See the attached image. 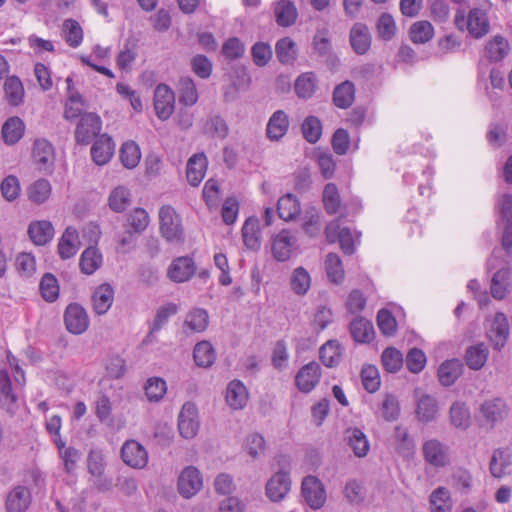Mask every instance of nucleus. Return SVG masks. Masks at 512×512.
I'll return each instance as SVG.
<instances>
[{
  "mask_svg": "<svg viewBox=\"0 0 512 512\" xmlns=\"http://www.w3.org/2000/svg\"><path fill=\"white\" fill-rule=\"evenodd\" d=\"M159 230L167 242L180 243L184 241L181 218L170 205H163L159 210Z\"/></svg>",
  "mask_w": 512,
  "mask_h": 512,
  "instance_id": "nucleus-1",
  "label": "nucleus"
},
{
  "mask_svg": "<svg viewBox=\"0 0 512 512\" xmlns=\"http://www.w3.org/2000/svg\"><path fill=\"white\" fill-rule=\"evenodd\" d=\"M455 24L459 29L467 27L468 32L474 38H481L489 32V21L486 12L479 8H473L469 11L467 18L465 13L458 10L455 15Z\"/></svg>",
  "mask_w": 512,
  "mask_h": 512,
  "instance_id": "nucleus-2",
  "label": "nucleus"
},
{
  "mask_svg": "<svg viewBox=\"0 0 512 512\" xmlns=\"http://www.w3.org/2000/svg\"><path fill=\"white\" fill-rule=\"evenodd\" d=\"M510 336V327L507 316L503 312L495 313L486 329V337L492 348L501 351Z\"/></svg>",
  "mask_w": 512,
  "mask_h": 512,
  "instance_id": "nucleus-3",
  "label": "nucleus"
},
{
  "mask_svg": "<svg viewBox=\"0 0 512 512\" xmlns=\"http://www.w3.org/2000/svg\"><path fill=\"white\" fill-rule=\"evenodd\" d=\"M301 493L311 509H320L326 502L325 487L316 476L308 475L303 478L301 483Z\"/></svg>",
  "mask_w": 512,
  "mask_h": 512,
  "instance_id": "nucleus-4",
  "label": "nucleus"
},
{
  "mask_svg": "<svg viewBox=\"0 0 512 512\" xmlns=\"http://www.w3.org/2000/svg\"><path fill=\"white\" fill-rule=\"evenodd\" d=\"M102 128V121L99 115L93 112L84 113L75 129V141L81 145L89 144Z\"/></svg>",
  "mask_w": 512,
  "mask_h": 512,
  "instance_id": "nucleus-5",
  "label": "nucleus"
},
{
  "mask_svg": "<svg viewBox=\"0 0 512 512\" xmlns=\"http://www.w3.org/2000/svg\"><path fill=\"white\" fill-rule=\"evenodd\" d=\"M202 486V474L195 466H187L179 474L177 489L182 497L186 499L193 497L201 490Z\"/></svg>",
  "mask_w": 512,
  "mask_h": 512,
  "instance_id": "nucleus-6",
  "label": "nucleus"
},
{
  "mask_svg": "<svg viewBox=\"0 0 512 512\" xmlns=\"http://www.w3.org/2000/svg\"><path fill=\"white\" fill-rule=\"evenodd\" d=\"M64 323L70 333L81 335L89 327V317L79 303H70L64 312Z\"/></svg>",
  "mask_w": 512,
  "mask_h": 512,
  "instance_id": "nucleus-7",
  "label": "nucleus"
},
{
  "mask_svg": "<svg viewBox=\"0 0 512 512\" xmlns=\"http://www.w3.org/2000/svg\"><path fill=\"white\" fill-rule=\"evenodd\" d=\"M199 429L198 410L193 402H186L178 415V430L185 439H192Z\"/></svg>",
  "mask_w": 512,
  "mask_h": 512,
  "instance_id": "nucleus-8",
  "label": "nucleus"
},
{
  "mask_svg": "<svg viewBox=\"0 0 512 512\" xmlns=\"http://www.w3.org/2000/svg\"><path fill=\"white\" fill-rule=\"evenodd\" d=\"M296 242V237L289 230H281L271 241V252L274 259L278 262L288 261L292 257Z\"/></svg>",
  "mask_w": 512,
  "mask_h": 512,
  "instance_id": "nucleus-9",
  "label": "nucleus"
},
{
  "mask_svg": "<svg viewBox=\"0 0 512 512\" xmlns=\"http://www.w3.org/2000/svg\"><path fill=\"white\" fill-rule=\"evenodd\" d=\"M342 216L331 221L325 228L329 243L339 242L346 255H352V233L348 227H341Z\"/></svg>",
  "mask_w": 512,
  "mask_h": 512,
  "instance_id": "nucleus-10",
  "label": "nucleus"
},
{
  "mask_svg": "<svg viewBox=\"0 0 512 512\" xmlns=\"http://www.w3.org/2000/svg\"><path fill=\"white\" fill-rule=\"evenodd\" d=\"M321 366L311 361L304 365L295 376V384L299 391L303 393L311 392L320 382Z\"/></svg>",
  "mask_w": 512,
  "mask_h": 512,
  "instance_id": "nucleus-11",
  "label": "nucleus"
},
{
  "mask_svg": "<svg viewBox=\"0 0 512 512\" xmlns=\"http://www.w3.org/2000/svg\"><path fill=\"white\" fill-rule=\"evenodd\" d=\"M175 95L166 84H159L154 91V109L161 120H167L174 110Z\"/></svg>",
  "mask_w": 512,
  "mask_h": 512,
  "instance_id": "nucleus-12",
  "label": "nucleus"
},
{
  "mask_svg": "<svg viewBox=\"0 0 512 512\" xmlns=\"http://www.w3.org/2000/svg\"><path fill=\"white\" fill-rule=\"evenodd\" d=\"M196 272L194 260L189 256L175 258L168 267L167 276L175 283H183L190 280Z\"/></svg>",
  "mask_w": 512,
  "mask_h": 512,
  "instance_id": "nucleus-13",
  "label": "nucleus"
},
{
  "mask_svg": "<svg viewBox=\"0 0 512 512\" xmlns=\"http://www.w3.org/2000/svg\"><path fill=\"white\" fill-rule=\"evenodd\" d=\"M32 502V494L28 487L17 485L6 496V512H26Z\"/></svg>",
  "mask_w": 512,
  "mask_h": 512,
  "instance_id": "nucleus-14",
  "label": "nucleus"
},
{
  "mask_svg": "<svg viewBox=\"0 0 512 512\" xmlns=\"http://www.w3.org/2000/svg\"><path fill=\"white\" fill-rule=\"evenodd\" d=\"M121 458L125 464L132 468H143L148 462V453L140 443L129 440L122 446Z\"/></svg>",
  "mask_w": 512,
  "mask_h": 512,
  "instance_id": "nucleus-15",
  "label": "nucleus"
},
{
  "mask_svg": "<svg viewBox=\"0 0 512 512\" xmlns=\"http://www.w3.org/2000/svg\"><path fill=\"white\" fill-rule=\"evenodd\" d=\"M416 398V417L421 422H431L438 413V404L436 399L428 394L422 393L420 389H415Z\"/></svg>",
  "mask_w": 512,
  "mask_h": 512,
  "instance_id": "nucleus-16",
  "label": "nucleus"
},
{
  "mask_svg": "<svg viewBox=\"0 0 512 512\" xmlns=\"http://www.w3.org/2000/svg\"><path fill=\"white\" fill-rule=\"evenodd\" d=\"M114 150L115 144L112 137L107 134H102L91 146V158L96 165H105L112 158Z\"/></svg>",
  "mask_w": 512,
  "mask_h": 512,
  "instance_id": "nucleus-17",
  "label": "nucleus"
},
{
  "mask_svg": "<svg viewBox=\"0 0 512 512\" xmlns=\"http://www.w3.org/2000/svg\"><path fill=\"white\" fill-rule=\"evenodd\" d=\"M291 478L287 474L275 473L266 483V495L273 501H281L290 491Z\"/></svg>",
  "mask_w": 512,
  "mask_h": 512,
  "instance_id": "nucleus-18",
  "label": "nucleus"
},
{
  "mask_svg": "<svg viewBox=\"0 0 512 512\" xmlns=\"http://www.w3.org/2000/svg\"><path fill=\"white\" fill-rule=\"evenodd\" d=\"M313 48L319 57L324 59L329 69L334 70L338 67L339 59L332 53L331 42L325 30L317 31L313 39Z\"/></svg>",
  "mask_w": 512,
  "mask_h": 512,
  "instance_id": "nucleus-19",
  "label": "nucleus"
},
{
  "mask_svg": "<svg viewBox=\"0 0 512 512\" xmlns=\"http://www.w3.org/2000/svg\"><path fill=\"white\" fill-rule=\"evenodd\" d=\"M511 270L508 267L497 270L491 279L490 291L496 300H503L511 291Z\"/></svg>",
  "mask_w": 512,
  "mask_h": 512,
  "instance_id": "nucleus-20",
  "label": "nucleus"
},
{
  "mask_svg": "<svg viewBox=\"0 0 512 512\" xmlns=\"http://www.w3.org/2000/svg\"><path fill=\"white\" fill-rule=\"evenodd\" d=\"M32 157L40 170H48L54 163V147L46 139H37L33 144Z\"/></svg>",
  "mask_w": 512,
  "mask_h": 512,
  "instance_id": "nucleus-21",
  "label": "nucleus"
},
{
  "mask_svg": "<svg viewBox=\"0 0 512 512\" xmlns=\"http://www.w3.org/2000/svg\"><path fill=\"white\" fill-rule=\"evenodd\" d=\"M27 233L35 245L43 246L53 239L54 227L48 220L33 221L29 224Z\"/></svg>",
  "mask_w": 512,
  "mask_h": 512,
  "instance_id": "nucleus-22",
  "label": "nucleus"
},
{
  "mask_svg": "<svg viewBox=\"0 0 512 512\" xmlns=\"http://www.w3.org/2000/svg\"><path fill=\"white\" fill-rule=\"evenodd\" d=\"M275 21L280 27L294 25L298 18V11L293 1L279 0L274 4Z\"/></svg>",
  "mask_w": 512,
  "mask_h": 512,
  "instance_id": "nucleus-23",
  "label": "nucleus"
},
{
  "mask_svg": "<svg viewBox=\"0 0 512 512\" xmlns=\"http://www.w3.org/2000/svg\"><path fill=\"white\" fill-rule=\"evenodd\" d=\"M277 213L279 218L286 222L295 220L301 213L298 197L292 193L280 197L277 202Z\"/></svg>",
  "mask_w": 512,
  "mask_h": 512,
  "instance_id": "nucleus-24",
  "label": "nucleus"
},
{
  "mask_svg": "<svg viewBox=\"0 0 512 512\" xmlns=\"http://www.w3.org/2000/svg\"><path fill=\"white\" fill-rule=\"evenodd\" d=\"M288 128V115L283 110H277L268 120L266 136L272 141H279L287 133Z\"/></svg>",
  "mask_w": 512,
  "mask_h": 512,
  "instance_id": "nucleus-25",
  "label": "nucleus"
},
{
  "mask_svg": "<svg viewBox=\"0 0 512 512\" xmlns=\"http://www.w3.org/2000/svg\"><path fill=\"white\" fill-rule=\"evenodd\" d=\"M207 167L204 153L194 154L187 162L186 177L190 185L196 187L203 180Z\"/></svg>",
  "mask_w": 512,
  "mask_h": 512,
  "instance_id": "nucleus-26",
  "label": "nucleus"
},
{
  "mask_svg": "<svg viewBox=\"0 0 512 512\" xmlns=\"http://www.w3.org/2000/svg\"><path fill=\"white\" fill-rule=\"evenodd\" d=\"M25 132V124L18 116L9 117L2 125L1 135L7 145H14L20 141Z\"/></svg>",
  "mask_w": 512,
  "mask_h": 512,
  "instance_id": "nucleus-27",
  "label": "nucleus"
},
{
  "mask_svg": "<svg viewBox=\"0 0 512 512\" xmlns=\"http://www.w3.org/2000/svg\"><path fill=\"white\" fill-rule=\"evenodd\" d=\"M248 401V391L240 380L231 381L226 389V402L234 410L243 409Z\"/></svg>",
  "mask_w": 512,
  "mask_h": 512,
  "instance_id": "nucleus-28",
  "label": "nucleus"
},
{
  "mask_svg": "<svg viewBox=\"0 0 512 512\" xmlns=\"http://www.w3.org/2000/svg\"><path fill=\"white\" fill-rule=\"evenodd\" d=\"M114 300V290L108 283L101 284L93 293V309L96 314L103 315L112 306Z\"/></svg>",
  "mask_w": 512,
  "mask_h": 512,
  "instance_id": "nucleus-29",
  "label": "nucleus"
},
{
  "mask_svg": "<svg viewBox=\"0 0 512 512\" xmlns=\"http://www.w3.org/2000/svg\"><path fill=\"white\" fill-rule=\"evenodd\" d=\"M463 373V363L459 359L443 362L438 369V378L443 386H451Z\"/></svg>",
  "mask_w": 512,
  "mask_h": 512,
  "instance_id": "nucleus-30",
  "label": "nucleus"
},
{
  "mask_svg": "<svg viewBox=\"0 0 512 512\" xmlns=\"http://www.w3.org/2000/svg\"><path fill=\"white\" fill-rule=\"evenodd\" d=\"M0 404L10 415L17 411V396L12 391L10 378L6 373L0 372Z\"/></svg>",
  "mask_w": 512,
  "mask_h": 512,
  "instance_id": "nucleus-31",
  "label": "nucleus"
},
{
  "mask_svg": "<svg viewBox=\"0 0 512 512\" xmlns=\"http://www.w3.org/2000/svg\"><path fill=\"white\" fill-rule=\"evenodd\" d=\"M5 98L9 105L20 106L24 101L25 90L21 80L17 76H9L4 82Z\"/></svg>",
  "mask_w": 512,
  "mask_h": 512,
  "instance_id": "nucleus-32",
  "label": "nucleus"
},
{
  "mask_svg": "<svg viewBox=\"0 0 512 512\" xmlns=\"http://www.w3.org/2000/svg\"><path fill=\"white\" fill-rule=\"evenodd\" d=\"M193 359L198 367L209 368L216 360V352L209 341L198 342L193 349Z\"/></svg>",
  "mask_w": 512,
  "mask_h": 512,
  "instance_id": "nucleus-33",
  "label": "nucleus"
},
{
  "mask_svg": "<svg viewBox=\"0 0 512 512\" xmlns=\"http://www.w3.org/2000/svg\"><path fill=\"white\" fill-rule=\"evenodd\" d=\"M512 453L508 448H498L493 452L490 461V472L493 477L501 478L506 474V469L511 465Z\"/></svg>",
  "mask_w": 512,
  "mask_h": 512,
  "instance_id": "nucleus-34",
  "label": "nucleus"
},
{
  "mask_svg": "<svg viewBox=\"0 0 512 512\" xmlns=\"http://www.w3.org/2000/svg\"><path fill=\"white\" fill-rule=\"evenodd\" d=\"M488 356V347L484 343H478L466 349L465 361L470 369L477 371L486 364Z\"/></svg>",
  "mask_w": 512,
  "mask_h": 512,
  "instance_id": "nucleus-35",
  "label": "nucleus"
},
{
  "mask_svg": "<svg viewBox=\"0 0 512 512\" xmlns=\"http://www.w3.org/2000/svg\"><path fill=\"white\" fill-rule=\"evenodd\" d=\"M275 53L281 64H293L298 54L297 45L290 37L280 38L276 42Z\"/></svg>",
  "mask_w": 512,
  "mask_h": 512,
  "instance_id": "nucleus-36",
  "label": "nucleus"
},
{
  "mask_svg": "<svg viewBox=\"0 0 512 512\" xmlns=\"http://www.w3.org/2000/svg\"><path fill=\"white\" fill-rule=\"evenodd\" d=\"M481 415L487 422L502 420L506 414V404L501 398L486 400L480 407Z\"/></svg>",
  "mask_w": 512,
  "mask_h": 512,
  "instance_id": "nucleus-37",
  "label": "nucleus"
},
{
  "mask_svg": "<svg viewBox=\"0 0 512 512\" xmlns=\"http://www.w3.org/2000/svg\"><path fill=\"white\" fill-rule=\"evenodd\" d=\"M203 133L212 138L225 139L229 134L226 120L218 114L210 115L203 125Z\"/></svg>",
  "mask_w": 512,
  "mask_h": 512,
  "instance_id": "nucleus-38",
  "label": "nucleus"
},
{
  "mask_svg": "<svg viewBox=\"0 0 512 512\" xmlns=\"http://www.w3.org/2000/svg\"><path fill=\"white\" fill-rule=\"evenodd\" d=\"M341 346L337 340H328L319 349V358L328 368L336 367L341 360Z\"/></svg>",
  "mask_w": 512,
  "mask_h": 512,
  "instance_id": "nucleus-39",
  "label": "nucleus"
},
{
  "mask_svg": "<svg viewBox=\"0 0 512 512\" xmlns=\"http://www.w3.org/2000/svg\"><path fill=\"white\" fill-rule=\"evenodd\" d=\"M209 324V315L203 308H193L185 317L184 327H187L193 333L205 331Z\"/></svg>",
  "mask_w": 512,
  "mask_h": 512,
  "instance_id": "nucleus-40",
  "label": "nucleus"
},
{
  "mask_svg": "<svg viewBox=\"0 0 512 512\" xmlns=\"http://www.w3.org/2000/svg\"><path fill=\"white\" fill-rule=\"evenodd\" d=\"M242 237L247 248L252 250L260 248L259 220L256 217L246 219L242 227Z\"/></svg>",
  "mask_w": 512,
  "mask_h": 512,
  "instance_id": "nucleus-41",
  "label": "nucleus"
},
{
  "mask_svg": "<svg viewBox=\"0 0 512 512\" xmlns=\"http://www.w3.org/2000/svg\"><path fill=\"white\" fill-rule=\"evenodd\" d=\"M317 78L313 72H306L299 75L294 83L296 95L301 99H309L315 93Z\"/></svg>",
  "mask_w": 512,
  "mask_h": 512,
  "instance_id": "nucleus-42",
  "label": "nucleus"
},
{
  "mask_svg": "<svg viewBox=\"0 0 512 512\" xmlns=\"http://www.w3.org/2000/svg\"><path fill=\"white\" fill-rule=\"evenodd\" d=\"M102 264V255L95 247H87L80 256L79 266L82 273L92 275Z\"/></svg>",
  "mask_w": 512,
  "mask_h": 512,
  "instance_id": "nucleus-43",
  "label": "nucleus"
},
{
  "mask_svg": "<svg viewBox=\"0 0 512 512\" xmlns=\"http://www.w3.org/2000/svg\"><path fill=\"white\" fill-rule=\"evenodd\" d=\"M313 159L316 161L321 175L324 179H331L336 170V162L333 155L327 150L317 148L313 152Z\"/></svg>",
  "mask_w": 512,
  "mask_h": 512,
  "instance_id": "nucleus-44",
  "label": "nucleus"
},
{
  "mask_svg": "<svg viewBox=\"0 0 512 512\" xmlns=\"http://www.w3.org/2000/svg\"><path fill=\"white\" fill-rule=\"evenodd\" d=\"M291 290L298 296H304L310 289L311 277L302 266L295 268L290 277Z\"/></svg>",
  "mask_w": 512,
  "mask_h": 512,
  "instance_id": "nucleus-45",
  "label": "nucleus"
},
{
  "mask_svg": "<svg viewBox=\"0 0 512 512\" xmlns=\"http://www.w3.org/2000/svg\"><path fill=\"white\" fill-rule=\"evenodd\" d=\"M423 455L430 464L441 467L445 465L446 455L442 444L435 439L428 440L423 445Z\"/></svg>",
  "mask_w": 512,
  "mask_h": 512,
  "instance_id": "nucleus-46",
  "label": "nucleus"
},
{
  "mask_svg": "<svg viewBox=\"0 0 512 512\" xmlns=\"http://www.w3.org/2000/svg\"><path fill=\"white\" fill-rule=\"evenodd\" d=\"M376 32L379 39L386 42L395 37L397 33V25L390 13L383 12L380 14L376 21Z\"/></svg>",
  "mask_w": 512,
  "mask_h": 512,
  "instance_id": "nucleus-47",
  "label": "nucleus"
},
{
  "mask_svg": "<svg viewBox=\"0 0 512 512\" xmlns=\"http://www.w3.org/2000/svg\"><path fill=\"white\" fill-rule=\"evenodd\" d=\"M434 36V28L429 21L421 20L413 23L409 29L410 40L415 44H424Z\"/></svg>",
  "mask_w": 512,
  "mask_h": 512,
  "instance_id": "nucleus-48",
  "label": "nucleus"
},
{
  "mask_svg": "<svg viewBox=\"0 0 512 512\" xmlns=\"http://www.w3.org/2000/svg\"><path fill=\"white\" fill-rule=\"evenodd\" d=\"M374 338L373 323L361 316L354 317V342L370 343Z\"/></svg>",
  "mask_w": 512,
  "mask_h": 512,
  "instance_id": "nucleus-49",
  "label": "nucleus"
},
{
  "mask_svg": "<svg viewBox=\"0 0 512 512\" xmlns=\"http://www.w3.org/2000/svg\"><path fill=\"white\" fill-rule=\"evenodd\" d=\"M78 238L75 228L67 227L58 243V253L62 259H69L77 253L74 241Z\"/></svg>",
  "mask_w": 512,
  "mask_h": 512,
  "instance_id": "nucleus-50",
  "label": "nucleus"
},
{
  "mask_svg": "<svg viewBox=\"0 0 512 512\" xmlns=\"http://www.w3.org/2000/svg\"><path fill=\"white\" fill-rule=\"evenodd\" d=\"M372 36L369 28L362 23H354V52L363 55L371 47Z\"/></svg>",
  "mask_w": 512,
  "mask_h": 512,
  "instance_id": "nucleus-51",
  "label": "nucleus"
},
{
  "mask_svg": "<svg viewBox=\"0 0 512 512\" xmlns=\"http://www.w3.org/2000/svg\"><path fill=\"white\" fill-rule=\"evenodd\" d=\"M324 209L329 215L336 214L341 207V197L334 183L325 185L322 193Z\"/></svg>",
  "mask_w": 512,
  "mask_h": 512,
  "instance_id": "nucleus-52",
  "label": "nucleus"
},
{
  "mask_svg": "<svg viewBox=\"0 0 512 512\" xmlns=\"http://www.w3.org/2000/svg\"><path fill=\"white\" fill-rule=\"evenodd\" d=\"M141 159V152L138 144L134 141L125 142L120 149V160L127 169L135 168Z\"/></svg>",
  "mask_w": 512,
  "mask_h": 512,
  "instance_id": "nucleus-53",
  "label": "nucleus"
},
{
  "mask_svg": "<svg viewBox=\"0 0 512 512\" xmlns=\"http://www.w3.org/2000/svg\"><path fill=\"white\" fill-rule=\"evenodd\" d=\"M301 131L307 142L315 144L321 138L322 123L316 116H307L301 125Z\"/></svg>",
  "mask_w": 512,
  "mask_h": 512,
  "instance_id": "nucleus-54",
  "label": "nucleus"
},
{
  "mask_svg": "<svg viewBox=\"0 0 512 512\" xmlns=\"http://www.w3.org/2000/svg\"><path fill=\"white\" fill-rule=\"evenodd\" d=\"M108 202L114 212H123L131 203V193L126 187L118 186L111 191Z\"/></svg>",
  "mask_w": 512,
  "mask_h": 512,
  "instance_id": "nucleus-55",
  "label": "nucleus"
},
{
  "mask_svg": "<svg viewBox=\"0 0 512 512\" xmlns=\"http://www.w3.org/2000/svg\"><path fill=\"white\" fill-rule=\"evenodd\" d=\"M51 184L47 179L36 180L28 188L29 199L36 204H42L48 200L51 195Z\"/></svg>",
  "mask_w": 512,
  "mask_h": 512,
  "instance_id": "nucleus-56",
  "label": "nucleus"
},
{
  "mask_svg": "<svg viewBox=\"0 0 512 512\" xmlns=\"http://www.w3.org/2000/svg\"><path fill=\"white\" fill-rule=\"evenodd\" d=\"M333 104L340 109H347L352 105V82L346 80L338 84L332 95Z\"/></svg>",
  "mask_w": 512,
  "mask_h": 512,
  "instance_id": "nucleus-57",
  "label": "nucleus"
},
{
  "mask_svg": "<svg viewBox=\"0 0 512 512\" xmlns=\"http://www.w3.org/2000/svg\"><path fill=\"white\" fill-rule=\"evenodd\" d=\"M430 507L432 512H450L452 501L449 491L444 487H438L430 496Z\"/></svg>",
  "mask_w": 512,
  "mask_h": 512,
  "instance_id": "nucleus-58",
  "label": "nucleus"
},
{
  "mask_svg": "<svg viewBox=\"0 0 512 512\" xmlns=\"http://www.w3.org/2000/svg\"><path fill=\"white\" fill-rule=\"evenodd\" d=\"M65 42L72 48H77L83 41V30L74 19H66L63 23Z\"/></svg>",
  "mask_w": 512,
  "mask_h": 512,
  "instance_id": "nucleus-59",
  "label": "nucleus"
},
{
  "mask_svg": "<svg viewBox=\"0 0 512 512\" xmlns=\"http://www.w3.org/2000/svg\"><path fill=\"white\" fill-rule=\"evenodd\" d=\"M39 289L42 297L47 302H54L59 297V284L52 273H45L40 281Z\"/></svg>",
  "mask_w": 512,
  "mask_h": 512,
  "instance_id": "nucleus-60",
  "label": "nucleus"
},
{
  "mask_svg": "<svg viewBox=\"0 0 512 512\" xmlns=\"http://www.w3.org/2000/svg\"><path fill=\"white\" fill-rule=\"evenodd\" d=\"M302 229L311 238L319 235L321 231V213L317 208L311 207L305 211Z\"/></svg>",
  "mask_w": 512,
  "mask_h": 512,
  "instance_id": "nucleus-61",
  "label": "nucleus"
},
{
  "mask_svg": "<svg viewBox=\"0 0 512 512\" xmlns=\"http://www.w3.org/2000/svg\"><path fill=\"white\" fill-rule=\"evenodd\" d=\"M382 364L390 373L398 372L403 366V354L394 347L386 348L381 356Z\"/></svg>",
  "mask_w": 512,
  "mask_h": 512,
  "instance_id": "nucleus-62",
  "label": "nucleus"
},
{
  "mask_svg": "<svg viewBox=\"0 0 512 512\" xmlns=\"http://www.w3.org/2000/svg\"><path fill=\"white\" fill-rule=\"evenodd\" d=\"M508 53V43L501 37L496 36L493 40L487 43L485 47V54L493 62L502 60Z\"/></svg>",
  "mask_w": 512,
  "mask_h": 512,
  "instance_id": "nucleus-63",
  "label": "nucleus"
},
{
  "mask_svg": "<svg viewBox=\"0 0 512 512\" xmlns=\"http://www.w3.org/2000/svg\"><path fill=\"white\" fill-rule=\"evenodd\" d=\"M144 390L150 402H158L167 391L166 381L159 377H151L147 380Z\"/></svg>",
  "mask_w": 512,
  "mask_h": 512,
  "instance_id": "nucleus-64",
  "label": "nucleus"
}]
</instances>
